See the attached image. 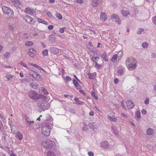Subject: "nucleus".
<instances>
[{
  "instance_id": "obj_1",
  "label": "nucleus",
  "mask_w": 156,
  "mask_h": 156,
  "mask_svg": "<svg viewBox=\"0 0 156 156\" xmlns=\"http://www.w3.org/2000/svg\"><path fill=\"white\" fill-rule=\"evenodd\" d=\"M126 64L127 68L130 70L136 69V60L132 57L127 58L126 61Z\"/></svg>"
},
{
  "instance_id": "obj_2",
  "label": "nucleus",
  "mask_w": 156,
  "mask_h": 156,
  "mask_svg": "<svg viewBox=\"0 0 156 156\" xmlns=\"http://www.w3.org/2000/svg\"><path fill=\"white\" fill-rule=\"evenodd\" d=\"M55 143L52 140H48L43 141L41 145L44 147L47 148L49 149H54L55 148L54 147Z\"/></svg>"
},
{
  "instance_id": "obj_3",
  "label": "nucleus",
  "mask_w": 156,
  "mask_h": 156,
  "mask_svg": "<svg viewBox=\"0 0 156 156\" xmlns=\"http://www.w3.org/2000/svg\"><path fill=\"white\" fill-rule=\"evenodd\" d=\"M28 95L30 98L35 101L39 99L43 96V95L36 92L34 90L29 91Z\"/></svg>"
},
{
  "instance_id": "obj_4",
  "label": "nucleus",
  "mask_w": 156,
  "mask_h": 156,
  "mask_svg": "<svg viewBox=\"0 0 156 156\" xmlns=\"http://www.w3.org/2000/svg\"><path fill=\"white\" fill-rule=\"evenodd\" d=\"M51 129V126L48 125H44L42 128V132L45 136H48L50 135Z\"/></svg>"
},
{
  "instance_id": "obj_5",
  "label": "nucleus",
  "mask_w": 156,
  "mask_h": 156,
  "mask_svg": "<svg viewBox=\"0 0 156 156\" xmlns=\"http://www.w3.org/2000/svg\"><path fill=\"white\" fill-rule=\"evenodd\" d=\"M2 9L3 12L8 16L11 17L13 16V11L8 7L2 6Z\"/></svg>"
},
{
  "instance_id": "obj_6",
  "label": "nucleus",
  "mask_w": 156,
  "mask_h": 156,
  "mask_svg": "<svg viewBox=\"0 0 156 156\" xmlns=\"http://www.w3.org/2000/svg\"><path fill=\"white\" fill-rule=\"evenodd\" d=\"M38 107L42 109L43 110H47L50 107L49 105L45 101H41L37 103Z\"/></svg>"
},
{
  "instance_id": "obj_7",
  "label": "nucleus",
  "mask_w": 156,
  "mask_h": 156,
  "mask_svg": "<svg viewBox=\"0 0 156 156\" xmlns=\"http://www.w3.org/2000/svg\"><path fill=\"white\" fill-rule=\"evenodd\" d=\"M29 73L30 75L36 80L39 81L42 79V78L41 76L35 71H30L29 72Z\"/></svg>"
},
{
  "instance_id": "obj_8",
  "label": "nucleus",
  "mask_w": 156,
  "mask_h": 156,
  "mask_svg": "<svg viewBox=\"0 0 156 156\" xmlns=\"http://www.w3.org/2000/svg\"><path fill=\"white\" fill-rule=\"evenodd\" d=\"M111 19H114L115 20V22H117L118 24H120L121 23V20L118 16L115 14H113L111 16Z\"/></svg>"
},
{
  "instance_id": "obj_9",
  "label": "nucleus",
  "mask_w": 156,
  "mask_h": 156,
  "mask_svg": "<svg viewBox=\"0 0 156 156\" xmlns=\"http://www.w3.org/2000/svg\"><path fill=\"white\" fill-rule=\"evenodd\" d=\"M25 20L27 23L31 24H33L35 22L34 19L29 16H27L25 17Z\"/></svg>"
},
{
  "instance_id": "obj_10",
  "label": "nucleus",
  "mask_w": 156,
  "mask_h": 156,
  "mask_svg": "<svg viewBox=\"0 0 156 156\" xmlns=\"http://www.w3.org/2000/svg\"><path fill=\"white\" fill-rule=\"evenodd\" d=\"M100 145L101 147L103 148H108L109 147V144L106 141H102L100 143Z\"/></svg>"
},
{
  "instance_id": "obj_11",
  "label": "nucleus",
  "mask_w": 156,
  "mask_h": 156,
  "mask_svg": "<svg viewBox=\"0 0 156 156\" xmlns=\"http://www.w3.org/2000/svg\"><path fill=\"white\" fill-rule=\"evenodd\" d=\"M127 107L128 109L133 108L134 106L133 103L130 100H128L126 103Z\"/></svg>"
},
{
  "instance_id": "obj_12",
  "label": "nucleus",
  "mask_w": 156,
  "mask_h": 156,
  "mask_svg": "<svg viewBox=\"0 0 156 156\" xmlns=\"http://www.w3.org/2000/svg\"><path fill=\"white\" fill-rule=\"evenodd\" d=\"M88 126L90 128L93 129V130L97 129L98 127V126L94 122H90L88 124Z\"/></svg>"
},
{
  "instance_id": "obj_13",
  "label": "nucleus",
  "mask_w": 156,
  "mask_h": 156,
  "mask_svg": "<svg viewBox=\"0 0 156 156\" xmlns=\"http://www.w3.org/2000/svg\"><path fill=\"white\" fill-rule=\"evenodd\" d=\"M12 2L15 6L21 8L22 6V5L19 0H14Z\"/></svg>"
},
{
  "instance_id": "obj_14",
  "label": "nucleus",
  "mask_w": 156,
  "mask_h": 156,
  "mask_svg": "<svg viewBox=\"0 0 156 156\" xmlns=\"http://www.w3.org/2000/svg\"><path fill=\"white\" fill-rule=\"evenodd\" d=\"M73 83L74 85V86L77 90H79L80 89V86L79 85L78 82L74 79H73Z\"/></svg>"
},
{
  "instance_id": "obj_15",
  "label": "nucleus",
  "mask_w": 156,
  "mask_h": 156,
  "mask_svg": "<svg viewBox=\"0 0 156 156\" xmlns=\"http://www.w3.org/2000/svg\"><path fill=\"white\" fill-rule=\"evenodd\" d=\"M50 49L51 53L54 54H57L59 53L58 50L55 48L52 47L50 48Z\"/></svg>"
},
{
  "instance_id": "obj_16",
  "label": "nucleus",
  "mask_w": 156,
  "mask_h": 156,
  "mask_svg": "<svg viewBox=\"0 0 156 156\" xmlns=\"http://www.w3.org/2000/svg\"><path fill=\"white\" fill-rule=\"evenodd\" d=\"M107 16L106 13L102 12L100 15V19L102 21H105L107 18Z\"/></svg>"
},
{
  "instance_id": "obj_17",
  "label": "nucleus",
  "mask_w": 156,
  "mask_h": 156,
  "mask_svg": "<svg viewBox=\"0 0 156 156\" xmlns=\"http://www.w3.org/2000/svg\"><path fill=\"white\" fill-rule=\"evenodd\" d=\"M24 12L25 13H27L28 14H33L34 12L33 9L29 7L26 8L25 9Z\"/></svg>"
},
{
  "instance_id": "obj_18",
  "label": "nucleus",
  "mask_w": 156,
  "mask_h": 156,
  "mask_svg": "<svg viewBox=\"0 0 156 156\" xmlns=\"http://www.w3.org/2000/svg\"><path fill=\"white\" fill-rule=\"evenodd\" d=\"M99 0H93L91 2V5L93 7H96L98 5Z\"/></svg>"
},
{
  "instance_id": "obj_19",
  "label": "nucleus",
  "mask_w": 156,
  "mask_h": 156,
  "mask_svg": "<svg viewBox=\"0 0 156 156\" xmlns=\"http://www.w3.org/2000/svg\"><path fill=\"white\" fill-rule=\"evenodd\" d=\"M36 19L39 23H42L46 25H47L48 24V23L44 20L41 19H40L37 17L36 18Z\"/></svg>"
},
{
  "instance_id": "obj_20",
  "label": "nucleus",
  "mask_w": 156,
  "mask_h": 156,
  "mask_svg": "<svg viewBox=\"0 0 156 156\" xmlns=\"http://www.w3.org/2000/svg\"><path fill=\"white\" fill-rule=\"evenodd\" d=\"M36 50L33 48H31L29 50L28 54L29 55H30L31 54L35 55L36 53Z\"/></svg>"
},
{
  "instance_id": "obj_21",
  "label": "nucleus",
  "mask_w": 156,
  "mask_h": 156,
  "mask_svg": "<svg viewBox=\"0 0 156 156\" xmlns=\"http://www.w3.org/2000/svg\"><path fill=\"white\" fill-rule=\"evenodd\" d=\"M26 119L25 122V123L27 124L29 126H30L32 124H33L34 123V121H29L27 120L28 118L27 117H26Z\"/></svg>"
},
{
  "instance_id": "obj_22",
  "label": "nucleus",
  "mask_w": 156,
  "mask_h": 156,
  "mask_svg": "<svg viewBox=\"0 0 156 156\" xmlns=\"http://www.w3.org/2000/svg\"><path fill=\"white\" fill-rule=\"evenodd\" d=\"M30 86L33 89H36L38 88V86L36 85V83L32 82L30 84Z\"/></svg>"
},
{
  "instance_id": "obj_23",
  "label": "nucleus",
  "mask_w": 156,
  "mask_h": 156,
  "mask_svg": "<svg viewBox=\"0 0 156 156\" xmlns=\"http://www.w3.org/2000/svg\"><path fill=\"white\" fill-rule=\"evenodd\" d=\"M146 133L148 135H152L153 133V130L151 128H149L146 131Z\"/></svg>"
},
{
  "instance_id": "obj_24",
  "label": "nucleus",
  "mask_w": 156,
  "mask_h": 156,
  "mask_svg": "<svg viewBox=\"0 0 156 156\" xmlns=\"http://www.w3.org/2000/svg\"><path fill=\"white\" fill-rule=\"evenodd\" d=\"M108 118L109 120L113 122H116L117 121V118L116 117H112L110 116H108Z\"/></svg>"
},
{
  "instance_id": "obj_25",
  "label": "nucleus",
  "mask_w": 156,
  "mask_h": 156,
  "mask_svg": "<svg viewBox=\"0 0 156 156\" xmlns=\"http://www.w3.org/2000/svg\"><path fill=\"white\" fill-rule=\"evenodd\" d=\"M31 65L34 67H35L36 68L39 69L40 70H42L44 72H45V71L41 68L38 66L37 65L34 64H31Z\"/></svg>"
},
{
  "instance_id": "obj_26",
  "label": "nucleus",
  "mask_w": 156,
  "mask_h": 156,
  "mask_svg": "<svg viewBox=\"0 0 156 156\" xmlns=\"http://www.w3.org/2000/svg\"><path fill=\"white\" fill-rule=\"evenodd\" d=\"M106 55L107 54L105 52L103 53L101 55V57L105 62H107L108 60V58H107Z\"/></svg>"
},
{
  "instance_id": "obj_27",
  "label": "nucleus",
  "mask_w": 156,
  "mask_h": 156,
  "mask_svg": "<svg viewBox=\"0 0 156 156\" xmlns=\"http://www.w3.org/2000/svg\"><path fill=\"white\" fill-rule=\"evenodd\" d=\"M117 73L120 76L122 75L124 73V69L122 68H119L118 69Z\"/></svg>"
},
{
  "instance_id": "obj_28",
  "label": "nucleus",
  "mask_w": 156,
  "mask_h": 156,
  "mask_svg": "<svg viewBox=\"0 0 156 156\" xmlns=\"http://www.w3.org/2000/svg\"><path fill=\"white\" fill-rule=\"evenodd\" d=\"M74 100L76 101L75 103L78 105H82L83 102L82 101H80L79 99L76 98H74Z\"/></svg>"
},
{
  "instance_id": "obj_29",
  "label": "nucleus",
  "mask_w": 156,
  "mask_h": 156,
  "mask_svg": "<svg viewBox=\"0 0 156 156\" xmlns=\"http://www.w3.org/2000/svg\"><path fill=\"white\" fill-rule=\"evenodd\" d=\"M117 55L116 54L114 55L111 59V61L112 62H115L117 60Z\"/></svg>"
},
{
  "instance_id": "obj_30",
  "label": "nucleus",
  "mask_w": 156,
  "mask_h": 156,
  "mask_svg": "<svg viewBox=\"0 0 156 156\" xmlns=\"http://www.w3.org/2000/svg\"><path fill=\"white\" fill-rule=\"evenodd\" d=\"M17 138L20 140H21L23 138V136L22 134L20 132L17 133Z\"/></svg>"
},
{
  "instance_id": "obj_31",
  "label": "nucleus",
  "mask_w": 156,
  "mask_h": 156,
  "mask_svg": "<svg viewBox=\"0 0 156 156\" xmlns=\"http://www.w3.org/2000/svg\"><path fill=\"white\" fill-rule=\"evenodd\" d=\"M34 43L31 41H27L25 42V45L27 46H30L33 45Z\"/></svg>"
},
{
  "instance_id": "obj_32",
  "label": "nucleus",
  "mask_w": 156,
  "mask_h": 156,
  "mask_svg": "<svg viewBox=\"0 0 156 156\" xmlns=\"http://www.w3.org/2000/svg\"><path fill=\"white\" fill-rule=\"evenodd\" d=\"M122 15L126 16H127L128 14H129V12L125 10L122 11Z\"/></svg>"
},
{
  "instance_id": "obj_33",
  "label": "nucleus",
  "mask_w": 156,
  "mask_h": 156,
  "mask_svg": "<svg viewBox=\"0 0 156 156\" xmlns=\"http://www.w3.org/2000/svg\"><path fill=\"white\" fill-rule=\"evenodd\" d=\"M12 132L14 134L16 132L15 129L16 128V126L15 125H13L10 127Z\"/></svg>"
},
{
  "instance_id": "obj_34",
  "label": "nucleus",
  "mask_w": 156,
  "mask_h": 156,
  "mask_svg": "<svg viewBox=\"0 0 156 156\" xmlns=\"http://www.w3.org/2000/svg\"><path fill=\"white\" fill-rule=\"evenodd\" d=\"M95 68L96 69H99L101 68V64H98L96 62H95Z\"/></svg>"
},
{
  "instance_id": "obj_35",
  "label": "nucleus",
  "mask_w": 156,
  "mask_h": 156,
  "mask_svg": "<svg viewBox=\"0 0 156 156\" xmlns=\"http://www.w3.org/2000/svg\"><path fill=\"white\" fill-rule=\"evenodd\" d=\"M148 46V44L147 42H144L142 43V47L144 48H147Z\"/></svg>"
},
{
  "instance_id": "obj_36",
  "label": "nucleus",
  "mask_w": 156,
  "mask_h": 156,
  "mask_svg": "<svg viewBox=\"0 0 156 156\" xmlns=\"http://www.w3.org/2000/svg\"><path fill=\"white\" fill-rule=\"evenodd\" d=\"M10 53L8 52H6V53L4 55V58L6 59H8L10 57Z\"/></svg>"
},
{
  "instance_id": "obj_37",
  "label": "nucleus",
  "mask_w": 156,
  "mask_h": 156,
  "mask_svg": "<svg viewBox=\"0 0 156 156\" xmlns=\"http://www.w3.org/2000/svg\"><path fill=\"white\" fill-rule=\"evenodd\" d=\"M47 156H56L54 153L51 151H48L47 154Z\"/></svg>"
},
{
  "instance_id": "obj_38",
  "label": "nucleus",
  "mask_w": 156,
  "mask_h": 156,
  "mask_svg": "<svg viewBox=\"0 0 156 156\" xmlns=\"http://www.w3.org/2000/svg\"><path fill=\"white\" fill-rule=\"evenodd\" d=\"M136 117L138 119H140L141 118V115H140V111H137L136 113Z\"/></svg>"
},
{
  "instance_id": "obj_39",
  "label": "nucleus",
  "mask_w": 156,
  "mask_h": 156,
  "mask_svg": "<svg viewBox=\"0 0 156 156\" xmlns=\"http://www.w3.org/2000/svg\"><path fill=\"white\" fill-rule=\"evenodd\" d=\"M42 54L44 56H46L48 55V50L47 49H45L42 51Z\"/></svg>"
},
{
  "instance_id": "obj_40",
  "label": "nucleus",
  "mask_w": 156,
  "mask_h": 156,
  "mask_svg": "<svg viewBox=\"0 0 156 156\" xmlns=\"http://www.w3.org/2000/svg\"><path fill=\"white\" fill-rule=\"evenodd\" d=\"M144 31V29L142 28H140L138 29V30L137 32L138 34H140L142 32Z\"/></svg>"
},
{
  "instance_id": "obj_41",
  "label": "nucleus",
  "mask_w": 156,
  "mask_h": 156,
  "mask_svg": "<svg viewBox=\"0 0 156 156\" xmlns=\"http://www.w3.org/2000/svg\"><path fill=\"white\" fill-rule=\"evenodd\" d=\"M87 75L88 76V78L90 79H94V75L92 73H88Z\"/></svg>"
},
{
  "instance_id": "obj_42",
  "label": "nucleus",
  "mask_w": 156,
  "mask_h": 156,
  "mask_svg": "<svg viewBox=\"0 0 156 156\" xmlns=\"http://www.w3.org/2000/svg\"><path fill=\"white\" fill-rule=\"evenodd\" d=\"M56 16L58 19L60 20L62 19V15L59 13H57L56 14Z\"/></svg>"
},
{
  "instance_id": "obj_43",
  "label": "nucleus",
  "mask_w": 156,
  "mask_h": 156,
  "mask_svg": "<svg viewBox=\"0 0 156 156\" xmlns=\"http://www.w3.org/2000/svg\"><path fill=\"white\" fill-rule=\"evenodd\" d=\"M41 90H42V93L43 94H48L47 92V90H46V89L44 87H42L41 88Z\"/></svg>"
},
{
  "instance_id": "obj_44",
  "label": "nucleus",
  "mask_w": 156,
  "mask_h": 156,
  "mask_svg": "<svg viewBox=\"0 0 156 156\" xmlns=\"http://www.w3.org/2000/svg\"><path fill=\"white\" fill-rule=\"evenodd\" d=\"M91 95L95 99L97 100L98 99V97L96 95H95V93L94 92L92 91Z\"/></svg>"
},
{
  "instance_id": "obj_45",
  "label": "nucleus",
  "mask_w": 156,
  "mask_h": 156,
  "mask_svg": "<svg viewBox=\"0 0 156 156\" xmlns=\"http://www.w3.org/2000/svg\"><path fill=\"white\" fill-rule=\"evenodd\" d=\"M65 80H66L67 82H69L71 81L72 79L69 76H66L65 79Z\"/></svg>"
},
{
  "instance_id": "obj_46",
  "label": "nucleus",
  "mask_w": 156,
  "mask_h": 156,
  "mask_svg": "<svg viewBox=\"0 0 156 156\" xmlns=\"http://www.w3.org/2000/svg\"><path fill=\"white\" fill-rule=\"evenodd\" d=\"M152 20L153 23L156 25V16L152 17Z\"/></svg>"
},
{
  "instance_id": "obj_47",
  "label": "nucleus",
  "mask_w": 156,
  "mask_h": 156,
  "mask_svg": "<svg viewBox=\"0 0 156 156\" xmlns=\"http://www.w3.org/2000/svg\"><path fill=\"white\" fill-rule=\"evenodd\" d=\"M66 28V27H64L62 28H60L59 30V32L61 33H63L64 32L65 29Z\"/></svg>"
},
{
  "instance_id": "obj_48",
  "label": "nucleus",
  "mask_w": 156,
  "mask_h": 156,
  "mask_svg": "<svg viewBox=\"0 0 156 156\" xmlns=\"http://www.w3.org/2000/svg\"><path fill=\"white\" fill-rule=\"evenodd\" d=\"M144 103L146 105H148L149 103V98H147L144 101Z\"/></svg>"
},
{
  "instance_id": "obj_49",
  "label": "nucleus",
  "mask_w": 156,
  "mask_h": 156,
  "mask_svg": "<svg viewBox=\"0 0 156 156\" xmlns=\"http://www.w3.org/2000/svg\"><path fill=\"white\" fill-rule=\"evenodd\" d=\"M23 38L24 39H27L29 38L28 36V34H23Z\"/></svg>"
},
{
  "instance_id": "obj_50",
  "label": "nucleus",
  "mask_w": 156,
  "mask_h": 156,
  "mask_svg": "<svg viewBox=\"0 0 156 156\" xmlns=\"http://www.w3.org/2000/svg\"><path fill=\"white\" fill-rule=\"evenodd\" d=\"M87 125H86L85 123L83 124V126L82 128V130L83 131H85L87 129Z\"/></svg>"
},
{
  "instance_id": "obj_51",
  "label": "nucleus",
  "mask_w": 156,
  "mask_h": 156,
  "mask_svg": "<svg viewBox=\"0 0 156 156\" xmlns=\"http://www.w3.org/2000/svg\"><path fill=\"white\" fill-rule=\"evenodd\" d=\"M33 79L31 78H27V79H26V81L27 83H29L30 82L31 80H32Z\"/></svg>"
},
{
  "instance_id": "obj_52",
  "label": "nucleus",
  "mask_w": 156,
  "mask_h": 156,
  "mask_svg": "<svg viewBox=\"0 0 156 156\" xmlns=\"http://www.w3.org/2000/svg\"><path fill=\"white\" fill-rule=\"evenodd\" d=\"M46 13L48 16L49 17H51L52 16V14L49 11H47Z\"/></svg>"
},
{
  "instance_id": "obj_53",
  "label": "nucleus",
  "mask_w": 156,
  "mask_h": 156,
  "mask_svg": "<svg viewBox=\"0 0 156 156\" xmlns=\"http://www.w3.org/2000/svg\"><path fill=\"white\" fill-rule=\"evenodd\" d=\"M114 83L115 84H117L118 83L119 80L117 78H115L114 80Z\"/></svg>"
},
{
  "instance_id": "obj_54",
  "label": "nucleus",
  "mask_w": 156,
  "mask_h": 156,
  "mask_svg": "<svg viewBox=\"0 0 156 156\" xmlns=\"http://www.w3.org/2000/svg\"><path fill=\"white\" fill-rule=\"evenodd\" d=\"M20 64L22 65L24 67L27 68V66L26 64L24 62H20Z\"/></svg>"
},
{
  "instance_id": "obj_55",
  "label": "nucleus",
  "mask_w": 156,
  "mask_h": 156,
  "mask_svg": "<svg viewBox=\"0 0 156 156\" xmlns=\"http://www.w3.org/2000/svg\"><path fill=\"white\" fill-rule=\"evenodd\" d=\"M54 26L53 25H50L48 27V29L49 30H51L53 28Z\"/></svg>"
},
{
  "instance_id": "obj_56",
  "label": "nucleus",
  "mask_w": 156,
  "mask_h": 156,
  "mask_svg": "<svg viewBox=\"0 0 156 156\" xmlns=\"http://www.w3.org/2000/svg\"><path fill=\"white\" fill-rule=\"evenodd\" d=\"M69 111L71 112V113H74L75 112V111L73 109L69 108Z\"/></svg>"
},
{
  "instance_id": "obj_57",
  "label": "nucleus",
  "mask_w": 156,
  "mask_h": 156,
  "mask_svg": "<svg viewBox=\"0 0 156 156\" xmlns=\"http://www.w3.org/2000/svg\"><path fill=\"white\" fill-rule=\"evenodd\" d=\"M0 131L2 133H4L5 132L3 126H0Z\"/></svg>"
},
{
  "instance_id": "obj_58",
  "label": "nucleus",
  "mask_w": 156,
  "mask_h": 156,
  "mask_svg": "<svg viewBox=\"0 0 156 156\" xmlns=\"http://www.w3.org/2000/svg\"><path fill=\"white\" fill-rule=\"evenodd\" d=\"M88 154L89 156H94V153L91 151L89 152Z\"/></svg>"
},
{
  "instance_id": "obj_59",
  "label": "nucleus",
  "mask_w": 156,
  "mask_h": 156,
  "mask_svg": "<svg viewBox=\"0 0 156 156\" xmlns=\"http://www.w3.org/2000/svg\"><path fill=\"white\" fill-rule=\"evenodd\" d=\"M8 29L11 30H14V28L11 25H9Z\"/></svg>"
},
{
  "instance_id": "obj_60",
  "label": "nucleus",
  "mask_w": 156,
  "mask_h": 156,
  "mask_svg": "<svg viewBox=\"0 0 156 156\" xmlns=\"http://www.w3.org/2000/svg\"><path fill=\"white\" fill-rule=\"evenodd\" d=\"M99 58L98 57H93L92 58V60L94 62H95V60H97V59H99Z\"/></svg>"
},
{
  "instance_id": "obj_61",
  "label": "nucleus",
  "mask_w": 156,
  "mask_h": 156,
  "mask_svg": "<svg viewBox=\"0 0 156 156\" xmlns=\"http://www.w3.org/2000/svg\"><path fill=\"white\" fill-rule=\"evenodd\" d=\"M147 113L146 111L144 109H143L141 110V113L144 115L145 114Z\"/></svg>"
},
{
  "instance_id": "obj_62",
  "label": "nucleus",
  "mask_w": 156,
  "mask_h": 156,
  "mask_svg": "<svg viewBox=\"0 0 156 156\" xmlns=\"http://www.w3.org/2000/svg\"><path fill=\"white\" fill-rule=\"evenodd\" d=\"M151 56L152 58H155L156 57V55L154 53H152L151 54Z\"/></svg>"
},
{
  "instance_id": "obj_63",
  "label": "nucleus",
  "mask_w": 156,
  "mask_h": 156,
  "mask_svg": "<svg viewBox=\"0 0 156 156\" xmlns=\"http://www.w3.org/2000/svg\"><path fill=\"white\" fill-rule=\"evenodd\" d=\"M49 38H51L52 39H53H53L55 38L54 35H51L49 36Z\"/></svg>"
},
{
  "instance_id": "obj_64",
  "label": "nucleus",
  "mask_w": 156,
  "mask_h": 156,
  "mask_svg": "<svg viewBox=\"0 0 156 156\" xmlns=\"http://www.w3.org/2000/svg\"><path fill=\"white\" fill-rule=\"evenodd\" d=\"M76 2L77 3H82L83 2V0H76Z\"/></svg>"
}]
</instances>
